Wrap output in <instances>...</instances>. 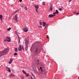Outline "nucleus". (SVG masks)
<instances>
[{
    "mask_svg": "<svg viewBox=\"0 0 79 79\" xmlns=\"http://www.w3.org/2000/svg\"><path fill=\"white\" fill-rule=\"evenodd\" d=\"M21 79H24V77H23V76H21Z\"/></svg>",
    "mask_w": 79,
    "mask_h": 79,
    "instance_id": "obj_27",
    "label": "nucleus"
},
{
    "mask_svg": "<svg viewBox=\"0 0 79 79\" xmlns=\"http://www.w3.org/2000/svg\"><path fill=\"white\" fill-rule=\"evenodd\" d=\"M24 10H25V11H27V7H25L24 8Z\"/></svg>",
    "mask_w": 79,
    "mask_h": 79,
    "instance_id": "obj_15",
    "label": "nucleus"
},
{
    "mask_svg": "<svg viewBox=\"0 0 79 79\" xmlns=\"http://www.w3.org/2000/svg\"><path fill=\"white\" fill-rule=\"evenodd\" d=\"M35 8H36V10H38V9H39V6H35Z\"/></svg>",
    "mask_w": 79,
    "mask_h": 79,
    "instance_id": "obj_9",
    "label": "nucleus"
},
{
    "mask_svg": "<svg viewBox=\"0 0 79 79\" xmlns=\"http://www.w3.org/2000/svg\"><path fill=\"white\" fill-rule=\"evenodd\" d=\"M26 76L27 77H28L29 76V73H27V74H26Z\"/></svg>",
    "mask_w": 79,
    "mask_h": 79,
    "instance_id": "obj_17",
    "label": "nucleus"
},
{
    "mask_svg": "<svg viewBox=\"0 0 79 79\" xmlns=\"http://www.w3.org/2000/svg\"><path fill=\"white\" fill-rule=\"evenodd\" d=\"M25 40L26 42V49L27 50L28 48V45H29V38H26Z\"/></svg>",
    "mask_w": 79,
    "mask_h": 79,
    "instance_id": "obj_2",
    "label": "nucleus"
},
{
    "mask_svg": "<svg viewBox=\"0 0 79 79\" xmlns=\"http://www.w3.org/2000/svg\"><path fill=\"white\" fill-rule=\"evenodd\" d=\"M32 76H34V77H35L34 76V75L33 74H32Z\"/></svg>",
    "mask_w": 79,
    "mask_h": 79,
    "instance_id": "obj_37",
    "label": "nucleus"
},
{
    "mask_svg": "<svg viewBox=\"0 0 79 79\" xmlns=\"http://www.w3.org/2000/svg\"><path fill=\"white\" fill-rule=\"evenodd\" d=\"M10 76H13V77H14V76H15V75L13 74V73H12Z\"/></svg>",
    "mask_w": 79,
    "mask_h": 79,
    "instance_id": "obj_18",
    "label": "nucleus"
},
{
    "mask_svg": "<svg viewBox=\"0 0 79 79\" xmlns=\"http://www.w3.org/2000/svg\"><path fill=\"white\" fill-rule=\"evenodd\" d=\"M17 19L18 17L17 16V15H16L15 17L14 20H15V21H16V22H18V20H17Z\"/></svg>",
    "mask_w": 79,
    "mask_h": 79,
    "instance_id": "obj_4",
    "label": "nucleus"
},
{
    "mask_svg": "<svg viewBox=\"0 0 79 79\" xmlns=\"http://www.w3.org/2000/svg\"><path fill=\"white\" fill-rule=\"evenodd\" d=\"M19 11V10H17L14 13H17V12H18Z\"/></svg>",
    "mask_w": 79,
    "mask_h": 79,
    "instance_id": "obj_16",
    "label": "nucleus"
},
{
    "mask_svg": "<svg viewBox=\"0 0 79 79\" xmlns=\"http://www.w3.org/2000/svg\"><path fill=\"white\" fill-rule=\"evenodd\" d=\"M11 28H9L8 29H7V31H10L11 30Z\"/></svg>",
    "mask_w": 79,
    "mask_h": 79,
    "instance_id": "obj_20",
    "label": "nucleus"
},
{
    "mask_svg": "<svg viewBox=\"0 0 79 79\" xmlns=\"http://www.w3.org/2000/svg\"><path fill=\"white\" fill-rule=\"evenodd\" d=\"M47 25H46V26H45V27H47Z\"/></svg>",
    "mask_w": 79,
    "mask_h": 79,
    "instance_id": "obj_41",
    "label": "nucleus"
},
{
    "mask_svg": "<svg viewBox=\"0 0 79 79\" xmlns=\"http://www.w3.org/2000/svg\"><path fill=\"white\" fill-rule=\"evenodd\" d=\"M47 38L48 39V36H47Z\"/></svg>",
    "mask_w": 79,
    "mask_h": 79,
    "instance_id": "obj_36",
    "label": "nucleus"
},
{
    "mask_svg": "<svg viewBox=\"0 0 79 79\" xmlns=\"http://www.w3.org/2000/svg\"><path fill=\"white\" fill-rule=\"evenodd\" d=\"M38 62H39V60H38Z\"/></svg>",
    "mask_w": 79,
    "mask_h": 79,
    "instance_id": "obj_42",
    "label": "nucleus"
},
{
    "mask_svg": "<svg viewBox=\"0 0 79 79\" xmlns=\"http://www.w3.org/2000/svg\"><path fill=\"white\" fill-rule=\"evenodd\" d=\"M78 79H79V77H78Z\"/></svg>",
    "mask_w": 79,
    "mask_h": 79,
    "instance_id": "obj_44",
    "label": "nucleus"
},
{
    "mask_svg": "<svg viewBox=\"0 0 79 79\" xmlns=\"http://www.w3.org/2000/svg\"><path fill=\"white\" fill-rule=\"evenodd\" d=\"M0 19H3V15H0Z\"/></svg>",
    "mask_w": 79,
    "mask_h": 79,
    "instance_id": "obj_12",
    "label": "nucleus"
},
{
    "mask_svg": "<svg viewBox=\"0 0 79 79\" xmlns=\"http://www.w3.org/2000/svg\"><path fill=\"white\" fill-rule=\"evenodd\" d=\"M40 70H41V71H42V67H40Z\"/></svg>",
    "mask_w": 79,
    "mask_h": 79,
    "instance_id": "obj_31",
    "label": "nucleus"
},
{
    "mask_svg": "<svg viewBox=\"0 0 79 79\" xmlns=\"http://www.w3.org/2000/svg\"><path fill=\"white\" fill-rule=\"evenodd\" d=\"M20 1V2H22V0H19Z\"/></svg>",
    "mask_w": 79,
    "mask_h": 79,
    "instance_id": "obj_33",
    "label": "nucleus"
},
{
    "mask_svg": "<svg viewBox=\"0 0 79 79\" xmlns=\"http://www.w3.org/2000/svg\"><path fill=\"white\" fill-rule=\"evenodd\" d=\"M38 48H37L36 49V53H37V50H38Z\"/></svg>",
    "mask_w": 79,
    "mask_h": 79,
    "instance_id": "obj_26",
    "label": "nucleus"
},
{
    "mask_svg": "<svg viewBox=\"0 0 79 79\" xmlns=\"http://www.w3.org/2000/svg\"><path fill=\"white\" fill-rule=\"evenodd\" d=\"M56 12H55L53 13V15H55V14H56Z\"/></svg>",
    "mask_w": 79,
    "mask_h": 79,
    "instance_id": "obj_32",
    "label": "nucleus"
},
{
    "mask_svg": "<svg viewBox=\"0 0 79 79\" xmlns=\"http://www.w3.org/2000/svg\"><path fill=\"white\" fill-rule=\"evenodd\" d=\"M11 42V39H10V37H6L5 38V39L4 40V42Z\"/></svg>",
    "mask_w": 79,
    "mask_h": 79,
    "instance_id": "obj_3",
    "label": "nucleus"
},
{
    "mask_svg": "<svg viewBox=\"0 0 79 79\" xmlns=\"http://www.w3.org/2000/svg\"><path fill=\"white\" fill-rule=\"evenodd\" d=\"M50 10L51 11H52V10H53V8H52V7H50Z\"/></svg>",
    "mask_w": 79,
    "mask_h": 79,
    "instance_id": "obj_21",
    "label": "nucleus"
},
{
    "mask_svg": "<svg viewBox=\"0 0 79 79\" xmlns=\"http://www.w3.org/2000/svg\"><path fill=\"white\" fill-rule=\"evenodd\" d=\"M40 28H42V26H40Z\"/></svg>",
    "mask_w": 79,
    "mask_h": 79,
    "instance_id": "obj_39",
    "label": "nucleus"
},
{
    "mask_svg": "<svg viewBox=\"0 0 79 79\" xmlns=\"http://www.w3.org/2000/svg\"><path fill=\"white\" fill-rule=\"evenodd\" d=\"M69 2H71L72 1V0H69Z\"/></svg>",
    "mask_w": 79,
    "mask_h": 79,
    "instance_id": "obj_34",
    "label": "nucleus"
},
{
    "mask_svg": "<svg viewBox=\"0 0 79 79\" xmlns=\"http://www.w3.org/2000/svg\"><path fill=\"white\" fill-rule=\"evenodd\" d=\"M22 49L23 50H24V47H23V46H22Z\"/></svg>",
    "mask_w": 79,
    "mask_h": 79,
    "instance_id": "obj_30",
    "label": "nucleus"
},
{
    "mask_svg": "<svg viewBox=\"0 0 79 79\" xmlns=\"http://www.w3.org/2000/svg\"><path fill=\"white\" fill-rule=\"evenodd\" d=\"M56 14H57V15H58V13H59V12L58 11V10H56Z\"/></svg>",
    "mask_w": 79,
    "mask_h": 79,
    "instance_id": "obj_13",
    "label": "nucleus"
},
{
    "mask_svg": "<svg viewBox=\"0 0 79 79\" xmlns=\"http://www.w3.org/2000/svg\"><path fill=\"white\" fill-rule=\"evenodd\" d=\"M9 50L8 49H6L5 50L2 51L0 55V57L2 56L3 55H5V54H6Z\"/></svg>",
    "mask_w": 79,
    "mask_h": 79,
    "instance_id": "obj_1",
    "label": "nucleus"
},
{
    "mask_svg": "<svg viewBox=\"0 0 79 79\" xmlns=\"http://www.w3.org/2000/svg\"><path fill=\"white\" fill-rule=\"evenodd\" d=\"M18 50L19 51H21V50H22V47H21V45H19V47L18 48Z\"/></svg>",
    "mask_w": 79,
    "mask_h": 79,
    "instance_id": "obj_5",
    "label": "nucleus"
},
{
    "mask_svg": "<svg viewBox=\"0 0 79 79\" xmlns=\"http://www.w3.org/2000/svg\"><path fill=\"white\" fill-rule=\"evenodd\" d=\"M45 3L44 2H43V5H45Z\"/></svg>",
    "mask_w": 79,
    "mask_h": 79,
    "instance_id": "obj_23",
    "label": "nucleus"
},
{
    "mask_svg": "<svg viewBox=\"0 0 79 79\" xmlns=\"http://www.w3.org/2000/svg\"><path fill=\"white\" fill-rule=\"evenodd\" d=\"M55 15H49V18H53L54 16H55Z\"/></svg>",
    "mask_w": 79,
    "mask_h": 79,
    "instance_id": "obj_8",
    "label": "nucleus"
},
{
    "mask_svg": "<svg viewBox=\"0 0 79 79\" xmlns=\"http://www.w3.org/2000/svg\"><path fill=\"white\" fill-rule=\"evenodd\" d=\"M36 11L37 13H39V12H38V10H36Z\"/></svg>",
    "mask_w": 79,
    "mask_h": 79,
    "instance_id": "obj_29",
    "label": "nucleus"
},
{
    "mask_svg": "<svg viewBox=\"0 0 79 79\" xmlns=\"http://www.w3.org/2000/svg\"><path fill=\"white\" fill-rule=\"evenodd\" d=\"M79 12L78 13H77L76 15H79Z\"/></svg>",
    "mask_w": 79,
    "mask_h": 79,
    "instance_id": "obj_35",
    "label": "nucleus"
},
{
    "mask_svg": "<svg viewBox=\"0 0 79 79\" xmlns=\"http://www.w3.org/2000/svg\"><path fill=\"white\" fill-rule=\"evenodd\" d=\"M6 69L7 71H8L10 73L11 72V69H10L8 67H6Z\"/></svg>",
    "mask_w": 79,
    "mask_h": 79,
    "instance_id": "obj_6",
    "label": "nucleus"
},
{
    "mask_svg": "<svg viewBox=\"0 0 79 79\" xmlns=\"http://www.w3.org/2000/svg\"><path fill=\"white\" fill-rule=\"evenodd\" d=\"M31 0L33 1V0Z\"/></svg>",
    "mask_w": 79,
    "mask_h": 79,
    "instance_id": "obj_45",
    "label": "nucleus"
},
{
    "mask_svg": "<svg viewBox=\"0 0 79 79\" xmlns=\"http://www.w3.org/2000/svg\"><path fill=\"white\" fill-rule=\"evenodd\" d=\"M17 53H15L14 54V55H15V56H16V55H17Z\"/></svg>",
    "mask_w": 79,
    "mask_h": 79,
    "instance_id": "obj_22",
    "label": "nucleus"
},
{
    "mask_svg": "<svg viewBox=\"0 0 79 79\" xmlns=\"http://www.w3.org/2000/svg\"><path fill=\"white\" fill-rule=\"evenodd\" d=\"M15 52H18V50L17 49V48H16L15 49Z\"/></svg>",
    "mask_w": 79,
    "mask_h": 79,
    "instance_id": "obj_24",
    "label": "nucleus"
},
{
    "mask_svg": "<svg viewBox=\"0 0 79 79\" xmlns=\"http://www.w3.org/2000/svg\"><path fill=\"white\" fill-rule=\"evenodd\" d=\"M46 28V27H45L44 29H45V28Z\"/></svg>",
    "mask_w": 79,
    "mask_h": 79,
    "instance_id": "obj_43",
    "label": "nucleus"
},
{
    "mask_svg": "<svg viewBox=\"0 0 79 79\" xmlns=\"http://www.w3.org/2000/svg\"><path fill=\"white\" fill-rule=\"evenodd\" d=\"M59 11H61L62 10V9L61 8H60L59 9Z\"/></svg>",
    "mask_w": 79,
    "mask_h": 79,
    "instance_id": "obj_19",
    "label": "nucleus"
},
{
    "mask_svg": "<svg viewBox=\"0 0 79 79\" xmlns=\"http://www.w3.org/2000/svg\"><path fill=\"white\" fill-rule=\"evenodd\" d=\"M40 25H42V22H41L40 23Z\"/></svg>",
    "mask_w": 79,
    "mask_h": 79,
    "instance_id": "obj_25",
    "label": "nucleus"
},
{
    "mask_svg": "<svg viewBox=\"0 0 79 79\" xmlns=\"http://www.w3.org/2000/svg\"><path fill=\"white\" fill-rule=\"evenodd\" d=\"M12 61H13V59H10V62H9V64H11V63Z\"/></svg>",
    "mask_w": 79,
    "mask_h": 79,
    "instance_id": "obj_11",
    "label": "nucleus"
},
{
    "mask_svg": "<svg viewBox=\"0 0 79 79\" xmlns=\"http://www.w3.org/2000/svg\"><path fill=\"white\" fill-rule=\"evenodd\" d=\"M23 31L24 32H27L28 31V30H27V28H23Z\"/></svg>",
    "mask_w": 79,
    "mask_h": 79,
    "instance_id": "obj_7",
    "label": "nucleus"
},
{
    "mask_svg": "<svg viewBox=\"0 0 79 79\" xmlns=\"http://www.w3.org/2000/svg\"><path fill=\"white\" fill-rule=\"evenodd\" d=\"M23 74H26L27 73H26V72H25V71H24V70H23Z\"/></svg>",
    "mask_w": 79,
    "mask_h": 79,
    "instance_id": "obj_14",
    "label": "nucleus"
},
{
    "mask_svg": "<svg viewBox=\"0 0 79 79\" xmlns=\"http://www.w3.org/2000/svg\"><path fill=\"white\" fill-rule=\"evenodd\" d=\"M31 77V79H33V78H32V77Z\"/></svg>",
    "mask_w": 79,
    "mask_h": 79,
    "instance_id": "obj_38",
    "label": "nucleus"
},
{
    "mask_svg": "<svg viewBox=\"0 0 79 79\" xmlns=\"http://www.w3.org/2000/svg\"><path fill=\"white\" fill-rule=\"evenodd\" d=\"M9 77H11V75H10V76H9Z\"/></svg>",
    "mask_w": 79,
    "mask_h": 79,
    "instance_id": "obj_40",
    "label": "nucleus"
},
{
    "mask_svg": "<svg viewBox=\"0 0 79 79\" xmlns=\"http://www.w3.org/2000/svg\"><path fill=\"white\" fill-rule=\"evenodd\" d=\"M73 14H76V11L73 12Z\"/></svg>",
    "mask_w": 79,
    "mask_h": 79,
    "instance_id": "obj_28",
    "label": "nucleus"
},
{
    "mask_svg": "<svg viewBox=\"0 0 79 79\" xmlns=\"http://www.w3.org/2000/svg\"><path fill=\"white\" fill-rule=\"evenodd\" d=\"M45 25H46V23H45V22H43V26H45Z\"/></svg>",
    "mask_w": 79,
    "mask_h": 79,
    "instance_id": "obj_10",
    "label": "nucleus"
}]
</instances>
